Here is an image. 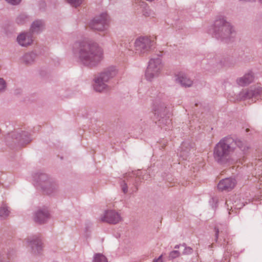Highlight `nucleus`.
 Returning <instances> with one entry per match:
<instances>
[{
    "label": "nucleus",
    "instance_id": "nucleus-1",
    "mask_svg": "<svg viewBox=\"0 0 262 262\" xmlns=\"http://www.w3.org/2000/svg\"><path fill=\"white\" fill-rule=\"evenodd\" d=\"M73 52L78 61L83 66L93 68L103 59V50L99 45L92 40L76 42Z\"/></svg>",
    "mask_w": 262,
    "mask_h": 262
},
{
    "label": "nucleus",
    "instance_id": "nucleus-2",
    "mask_svg": "<svg viewBox=\"0 0 262 262\" xmlns=\"http://www.w3.org/2000/svg\"><path fill=\"white\" fill-rule=\"evenodd\" d=\"M233 139L225 137L217 143L213 149V158L219 164H225L233 159L234 154L233 145Z\"/></svg>",
    "mask_w": 262,
    "mask_h": 262
},
{
    "label": "nucleus",
    "instance_id": "nucleus-3",
    "mask_svg": "<svg viewBox=\"0 0 262 262\" xmlns=\"http://www.w3.org/2000/svg\"><path fill=\"white\" fill-rule=\"evenodd\" d=\"M209 32L217 39L225 42L229 41L235 34L233 26L224 18L216 19Z\"/></svg>",
    "mask_w": 262,
    "mask_h": 262
},
{
    "label": "nucleus",
    "instance_id": "nucleus-4",
    "mask_svg": "<svg viewBox=\"0 0 262 262\" xmlns=\"http://www.w3.org/2000/svg\"><path fill=\"white\" fill-rule=\"evenodd\" d=\"M34 185L42 192L49 195H55L59 191L58 183L46 173H40L35 178Z\"/></svg>",
    "mask_w": 262,
    "mask_h": 262
},
{
    "label": "nucleus",
    "instance_id": "nucleus-5",
    "mask_svg": "<svg viewBox=\"0 0 262 262\" xmlns=\"http://www.w3.org/2000/svg\"><path fill=\"white\" fill-rule=\"evenodd\" d=\"M117 74L114 68L107 69L99 74L94 79L93 88L95 91L102 92L108 88L107 83Z\"/></svg>",
    "mask_w": 262,
    "mask_h": 262
},
{
    "label": "nucleus",
    "instance_id": "nucleus-6",
    "mask_svg": "<svg viewBox=\"0 0 262 262\" xmlns=\"http://www.w3.org/2000/svg\"><path fill=\"white\" fill-rule=\"evenodd\" d=\"M163 64L162 59L159 56H155L150 59L145 72V78L149 81H152L158 78L161 74Z\"/></svg>",
    "mask_w": 262,
    "mask_h": 262
},
{
    "label": "nucleus",
    "instance_id": "nucleus-7",
    "mask_svg": "<svg viewBox=\"0 0 262 262\" xmlns=\"http://www.w3.org/2000/svg\"><path fill=\"white\" fill-rule=\"evenodd\" d=\"M26 246L33 255L41 254L43 249V243L39 234L32 235L24 240Z\"/></svg>",
    "mask_w": 262,
    "mask_h": 262
},
{
    "label": "nucleus",
    "instance_id": "nucleus-8",
    "mask_svg": "<svg viewBox=\"0 0 262 262\" xmlns=\"http://www.w3.org/2000/svg\"><path fill=\"white\" fill-rule=\"evenodd\" d=\"M8 143L12 142L18 146H23L30 142L31 139L29 134L25 131L14 130L8 134L6 137Z\"/></svg>",
    "mask_w": 262,
    "mask_h": 262
},
{
    "label": "nucleus",
    "instance_id": "nucleus-9",
    "mask_svg": "<svg viewBox=\"0 0 262 262\" xmlns=\"http://www.w3.org/2000/svg\"><path fill=\"white\" fill-rule=\"evenodd\" d=\"M154 41L146 36H141L137 38L134 42V49L136 53L144 54L147 53L154 47Z\"/></svg>",
    "mask_w": 262,
    "mask_h": 262
},
{
    "label": "nucleus",
    "instance_id": "nucleus-10",
    "mask_svg": "<svg viewBox=\"0 0 262 262\" xmlns=\"http://www.w3.org/2000/svg\"><path fill=\"white\" fill-rule=\"evenodd\" d=\"M154 110L155 115L160 117L159 124L167 125L170 123L171 120L169 119V111L165 103L156 102L154 104Z\"/></svg>",
    "mask_w": 262,
    "mask_h": 262
},
{
    "label": "nucleus",
    "instance_id": "nucleus-11",
    "mask_svg": "<svg viewBox=\"0 0 262 262\" xmlns=\"http://www.w3.org/2000/svg\"><path fill=\"white\" fill-rule=\"evenodd\" d=\"M108 25L107 15L104 13L95 16L89 23V27L92 29L100 32L106 30Z\"/></svg>",
    "mask_w": 262,
    "mask_h": 262
},
{
    "label": "nucleus",
    "instance_id": "nucleus-12",
    "mask_svg": "<svg viewBox=\"0 0 262 262\" xmlns=\"http://www.w3.org/2000/svg\"><path fill=\"white\" fill-rule=\"evenodd\" d=\"M262 95V88L255 87L249 89H245L241 91L237 96V100L254 99L255 101Z\"/></svg>",
    "mask_w": 262,
    "mask_h": 262
},
{
    "label": "nucleus",
    "instance_id": "nucleus-13",
    "mask_svg": "<svg viewBox=\"0 0 262 262\" xmlns=\"http://www.w3.org/2000/svg\"><path fill=\"white\" fill-rule=\"evenodd\" d=\"M100 220L112 224H116L122 220L120 214L113 210H105L100 216Z\"/></svg>",
    "mask_w": 262,
    "mask_h": 262
},
{
    "label": "nucleus",
    "instance_id": "nucleus-14",
    "mask_svg": "<svg viewBox=\"0 0 262 262\" xmlns=\"http://www.w3.org/2000/svg\"><path fill=\"white\" fill-rule=\"evenodd\" d=\"M34 37L32 33L24 32L20 33L17 37V41L21 47H27L32 45Z\"/></svg>",
    "mask_w": 262,
    "mask_h": 262
},
{
    "label": "nucleus",
    "instance_id": "nucleus-15",
    "mask_svg": "<svg viewBox=\"0 0 262 262\" xmlns=\"http://www.w3.org/2000/svg\"><path fill=\"white\" fill-rule=\"evenodd\" d=\"M50 218V214L47 208L37 210L34 214L33 220L35 222L39 224L46 223Z\"/></svg>",
    "mask_w": 262,
    "mask_h": 262
},
{
    "label": "nucleus",
    "instance_id": "nucleus-16",
    "mask_svg": "<svg viewBox=\"0 0 262 262\" xmlns=\"http://www.w3.org/2000/svg\"><path fill=\"white\" fill-rule=\"evenodd\" d=\"M236 183V182L234 179L226 178L220 181L218 184L217 188L221 191H230L234 187Z\"/></svg>",
    "mask_w": 262,
    "mask_h": 262
},
{
    "label": "nucleus",
    "instance_id": "nucleus-17",
    "mask_svg": "<svg viewBox=\"0 0 262 262\" xmlns=\"http://www.w3.org/2000/svg\"><path fill=\"white\" fill-rule=\"evenodd\" d=\"M175 81L183 87H190L193 84L192 80L183 72H180L175 75Z\"/></svg>",
    "mask_w": 262,
    "mask_h": 262
},
{
    "label": "nucleus",
    "instance_id": "nucleus-18",
    "mask_svg": "<svg viewBox=\"0 0 262 262\" xmlns=\"http://www.w3.org/2000/svg\"><path fill=\"white\" fill-rule=\"evenodd\" d=\"M37 57V54L35 52H28L20 58V63L26 66H31L35 62Z\"/></svg>",
    "mask_w": 262,
    "mask_h": 262
},
{
    "label": "nucleus",
    "instance_id": "nucleus-19",
    "mask_svg": "<svg viewBox=\"0 0 262 262\" xmlns=\"http://www.w3.org/2000/svg\"><path fill=\"white\" fill-rule=\"evenodd\" d=\"M45 22L41 19L34 20L31 24L30 28V32L35 34H39L45 29Z\"/></svg>",
    "mask_w": 262,
    "mask_h": 262
},
{
    "label": "nucleus",
    "instance_id": "nucleus-20",
    "mask_svg": "<svg viewBox=\"0 0 262 262\" xmlns=\"http://www.w3.org/2000/svg\"><path fill=\"white\" fill-rule=\"evenodd\" d=\"M254 80V75L252 72L250 71L246 73L243 76L236 79L238 85L245 86L252 82Z\"/></svg>",
    "mask_w": 262,
    "mask_h": 262
},
{
    "label": "nucleus",
    "instance_id": "nucleus-21",
    "mask_svg": "<svg viewBox=\"0 0 262 262\" xmlns=\"http://www.w3.org/2000/svg\"><path fill=\"white\" fill-rule=\"evenodd\" d=\"M30 16L26 13H20L15 18V22L19 25H23L30 22Z\"/></svg>",
    "mask_w": 262,
    "mask_h": 262
},
{
    "label": "nucleus",
    "instance_id": "nucleus-22",
    "mask_svg": "<svg viewBox=\"0 0 262 262\" xmlns=\"http://www.w3.org/2000/svg\"><path fill=\"white\" fill-rule=\"evenodd\" d=\"M209 63L213 69H219L224 66V60L219 57L214 56L210 59Z\"/></svg>",
    "mask_w": 262,
    "mask_h": 262
},
{
    "label": "nucleus",
    "instance_id": "nucleus-23",
    "mask_svg": "<svg viewBox=\"0 0 262 262\" xmlns=\"http://www.w3.org/2000/svg\"><path fill=\"white\" fill-rule=\"evenodd\" d=\"M234 144L233 145L234 153L236 151V147H238L242 151H246L249 148L247 143L240 140H234Z\"/></svg>",
    "mask_w": 262,
    "mask_h": 262
},
{
    "label": "nucleus",
    "instance_id": "nucleus-24",
    "mask_svg": "<svg viewBox=\"0 0 262 262\" xmlns=\"http://www.w3.org/2000/svg\"><path fill=\"white\" fill-rule=\"evenodd\" d=\"M10 213L9 207L5 204H3L0 207V218L2 219H6Z\"/></svg>",
    "mask_w": 262,
    "mask_h": 262
},
{
    "label": "nucleus",
    "instance_id": "nucleus-25",
    "mask_svg": "<svg viewBox=\"0 0 262 262\" xmlns=\"http://www.w3.org/2000/svg\"><path fill=\"white\" fill-rule=\"evenodd\" d=\"M93 262H108L107 258L102 254L96 253L93 256Z\"/></svg>",
    "mask_w": 262,
    "mask_h": 262
},
{
    "label": "nucleus",
    "instance_id": "nucleus-26",
    "mask_svg": "<svg viewBox=\"0 0 262 262\" xmlns=\"http://www.w3.org/2000/svg\"><path fill=\"white\" fill-rule=\"evenodd\" d=\"M84 0H67L68 3L72 6L77 7L79 6Z\"/></svg>",
    "mask_w": 262,
    "mask_h": 262
},
{
    "label": "nucleus",
    "instance_id": "nucleus-27",
    "mask_svg": "<svg viewBox=\"0 0 262 262\" xmlns=\"http://www.w3.org/2000/svg\"><path fill=\"white\" fill-rule=\"evenodd\" d=\"M182 246L184 247V249L183 252V255H190L192 253L193 249L190 247H187L185 244H183Z\"/></svg>",
    "mask_w": 262,
    "mask_h": 262
},
{
    "label": "nucleus",
    "instance_id": "nucleus-28",
    "mask_svg": "<svg viewBox=\"0 0 262 262\" xmlns=\"http://www.w3.org/2000/svg\"><path fill=\"white\" fill-rule=\"evenodd\" d=\"M180 255V253L178 250H173L170 252L169 254V259H173L177 257H179Z\"/></svg>",
    "mask_w": 262,
    "mask_h": 262
},
{
    "label": "nucleus",
    "instance_id": "nucleus-29",
    "mask_svg": "<svg viewBox=\"0 0 262 262\" xmlns=\"http://www.w3.org/2000/svg\"><path fill=\"white\" fill-rule=\"evenodd\" d=\"M7 88V84L5 80L0 78V93L4 92Z\"/></svg>",
    "mask_w": 262,
    "mask_h": 262
},
{
    "label": "nucleus",
    "instance_id": "nucleus-30",
    "mask_svg": "<svg viewBox=\"0 0 262 262\" xmlns=\"http://www.w3.org/2000/svg\"><path fill=\"white\" fill-rule=\"evenodd\" d=\"M0 262H9L8 255L0 252Z\"/></svg>",
    "mask_w": 262,
    "mask_h": 262
},
{
    "label": "nucleus",
    "instance_id": "nucleus-31",
    "mask_svg": "<svg viewBox=\"0 0 262 262\" xmlns=\"http://www.w3.org/2000/svg\"><path fill=\"white\" fill-rule=\"evenodd\" d=\"M245 205L242 203L241 204H238L237 201H235L234 203H233V207H234L235 209H241ZM232 207H231V208Z\"/></svg>",
    "mask_w": 262,
    "mask_h": 262
},
{
    "label": "nucleus",
    "instance_id": "nucleus-32",
    "mask_svg": "<svg viewBox=\"0 0 262 262\" xmlns=\"http://www.w3.org/2000/svg\"><path fill=\"white\" fill-rule=\"evenodd\" d=\"M121 188H122V191L124 193H126L127 192V190H128L127 185V184L126 183H125V182H124V181L123 182L122 184H121Z\"/></svg>",
    "mask_w": 262,
    "mask_h": 262
},
{
    "label": "nucleus",
    "instance_id": "nucleus-33",
    "mask_svg": "<svg viewBox=\"0 0 262 262\" xmlns=\"http://www.w3.org/2000/svg\"><path fill=\"white\" fill-rule=\"evenodd\" d=\"M8 3L12 5H16L20 3L21 0H5Z\"/></svg>",
    "mask_w": 262,
    "mask_h": 262
},
{
    "label": "nucleus",
    "instance_id": "nucleus-34",
    "mask_svg": "<svg viewBox=\"0 0 262 262\" xmlns=\"http://www.w3.org/2000/svg\"><path fill=\"white\" fill-rule=\"evenodd\" d=\"M152 262H163V255H161L158 258H155Z\"/></svg>",
    "mask_w": 262,
    "mask_h": 262
},
{
    "label": "nucleus",
    "instance_id": "nucleus-35",
    "mask_svg": "<svg viewBox=\"0 0 262 262\" xmlns=\"http://www.w3.org/2000/svg\"><path fill=\"white\" fill-rule=\"evenodd\" d=\"M214 229H215V232L214 240H215V242H216L217 241L218 237H219V229L217 227H215Z\"/></svg>",
    "mask_w": 262,
    "mask_h": 262
},
{
    "label": "nucleus",
    "instance_id": "nucleus-36",
    "mask_svg": "<svg viewBox=\"0 0 262 262\" xmlns=\"http://www.w3.org/2000/svg\"><path fill=\"white\" fill-rule=\"evenodd\" d=\"M185 146V143H183L182 144V147H181V148H182V150L183 151H182L180 153V156L183 157V156H184L185 155V152L187 153V151H185L184 150V148Z\"/></svg>",
    "mask_w": 262,
    "mask_h": 262
},
{
    "label": "nucleus",
    "instance_id": "nucleus-37",
    "mask_svg": "<svg viewBox=\"0 0 262 262\" xmlns=\"http://www.w3.org/2000/svg\"><path fill=\"white\" fill-rule=\"evenodd\" d=\"M180 245H177L175 246L174 248L175 249H179V247H180Z\"/></svg>",
    "mask_w": 262,
    "mask_h": 262
},
{
    "label": "nucleus",
    "instance_id": "nucleus-38",
    "mask_svg": "<svg viewBox=\"0 0 262 262\" xmlns=\"http://www.w3.org/2000/svg\"><path fill=\"white\" fill-rule=\"evenodd\" d=\"M259 2L262 4V0H258Z\"/></svg>",
    "mask_w": 262,
    "mask_h": 262
}]
</instances>
